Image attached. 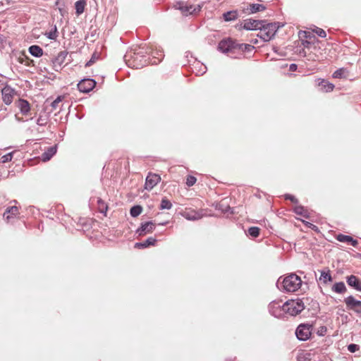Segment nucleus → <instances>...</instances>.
<instances>
[{
    "label": "nucleus",
    "instance_id": "16",
    "mask_svg": "<svg viewBox=\"0 0 361 361\" xmlns=\"http://www.w3.org/2000/svg\"><path fill=\"white\" fill-rule=\"evenodd\" d=\"M235 47V42L231 39H223L219 44V49L224 52H227Z\"/></svg>",
    "mask_w": 361,
    "mask_h": 361
},
{
    "label": "nucleus",
    "instance_id": "12",
    "mask_svg": "<svg viewBox=\"0 0 361 361\" xmlns=\"http://www.w3.org/2000/svg\"><path fill=\"white\" fill-rule=\"evenodd\" d=\"M269 309L271 314L276 317H281L283 312H284L283 305H281L280 302L277 301L271 302L269 304Z\"/></svg>",
    "mask_w": 361,
    "mask_h": 361
},
{
    "label": "nucleus",
    "instance_id": "33",
    "mask_svg": "<svg viewBox=\"0 0 361 361\" xmlns=\"http://www.w3.org/2000/svg\"><path fill=\"white\" fill-rule=\"evenodd\" d=\"M347 73V71L345 68H341L336 71L333 73V77L334 78H343L345 77V73Z\"/></svg>",
    "mask_w": 361,
    "mask_h": 361
},
{
    "label": "nucleus",
    "instance_id": "20",
    "mask_svg": "<svg viewBox=\"0 0 361 361\" xmlns=\"http://www.w3.org/2000/svg\"><path fill=\"white\" fill-rule=\"evenodd\" d=\"M336 239L342 243H347L352 245L353 247H356L358 244V242L357 240L353 239L350 235H346L343 234H339L336 236Z\"/></svg>",
    "mask_w": 361,
    "mask_h": 361
},
{
    "label": "nucleus",
    "instance_id": "32",
    "mask_svg": "<svg viewBox=\"0 0 361 361\" xmlns=\"http://www.w3.org/2000/svg\"><path fill=\"white\" fill-rule=\"evenodd\" d=\"M293 211L295 214L302 216H307V211L302 206L297 205L294 207Z\"/></svg>",
    "mask_w": 361,
    "mask_h": 361
},
{
    "label": "nucleus",
    "instance_id": "1",
    "mask_svg": "<svg viewBox=\"0 0 361 361\" xmlns=\"http://www.w3.org/2000/svg\"><path fill=\"white\" fill-rule=\"evenodd\" d=\"M18 109L15 113V118L17 121L24 122L31 116L30 106L28 102L25 99H19L15 103Z\"/></svg>",
    "mask_w": 361,
    "mask_h": 361
},
{
    "label": "nucleus",
    "instance_id": "31",
    "mask_svg": "<svg viewBox=\"0 0 361 361\" xmlns=\"http://www.w3.org/2000/svg\"><path fill=\"white\" fill-rule=\"evenodd\" d=\"M224 18L226 21L233 20L237 18V13L236 11H228L224 13Z\"/></svg>",
    "mask_w": 361,
    "mask_h": 361
},
{
    "label": "nucleus",
    "instance_id": "4",
    "mask_svg": "<svg viewBox=\"0 0 361 361\" xmlns=\"http://www.w3.org/2000/svg\"><path fill=\"white\" fill-rule=\"evenodd\" d=\"M305 308L304 303L301 300H291L286 302L283 305L284 312L290 315L295 316L300 313Z\"/></svg>",
    "mask_w": 361,
    "mask_h": 361
},
{
    "label": "nucleus",
    "instance_id": "6",
    "mask_svg": "<svg viewBox=\"0 0 361 361\" xmlns=\"http://www.w3.org/2000/svg\"><path fill=\"white\" fill-rule=\"evenodd\" d=\"M312 326L307 324H300L296 331L297 338L300 341H307L312 334Z\"/></svg>",
    "mask_w": 361,
    "mask_h": 361
},
{
    "label": "nucleus",
    "instance_id": "25",
    "mask_svg": "<svg viewBox=\"0 0 361 361\" xmlns=\"http://www.w3.org/2000/svg\"><path fill=\"white\" fill-rule=\"evenodd\" d=\"M29 52L34 56L39 57L42 55V49L37 45H32L29 48Z\"/></svg>",
    "mask_w": 361,
    "mask_h": 361
},
{
    "label": "nucleus",
    "instance_id": "9",
    "mask_svg": "<svg viewBox=\"0 0 361 361\" xmlns=\"http://www.w3.org/2000/svg\"><path fill=\"white\" fill-rule=\"evenodd\" d=\"M1 92L3 101L7 105L11 104L14 97L16 96V90L8 85H6Z\"/></svg>",
    "mask_w": 361,
    "mask_h": 361
},
{
    "label": "nucleus",
    "instance_id": "23",
    "mask_svg": "<svg viewBox=\"0 0 361 361\" xmlns=\"http://www.w3.org/2000/svg\"><path fill=\"white\" fill-rule=\"evenodd\" d=\"M155 243H156V239H154L153 238H149L145 243H137L135 245V247L145 248L149 245H154L155 244Z\"/></svg>",
    "mask_w": 361,
    "mask_h": 361
},
{
    "label": "nucleus",
    "instance_id": "34",
    "mask_svg": "<svg viewBox=\"0 0 361 361\" xmlns=\"http://www.w3.org/2000/svg\"><path fill=\"white\" fill-rule=\"evenodd\" d=\"M259 231H260L259 228H258L257 226H252L248 229L249 235L253 238L258 237L259 235Z\"/></svg>",
    "mask_w": 361,
    "mask_h": 361
},
{
    "label": "nucleus",
    "instance_id": "8",
    "mask_svg": "<svg viewBox=\"0 0 361 361\" xmlns=\"http://www.w3.org/2000/svg\"><path fill=\"white\" fill-rule=\"evenodd\" d=\"M348 310L357 313H361V301L356 300L353 296H348L344 300Z\"/></svg>",
    "mask_w": 361,
    "mask_h": 361
},
{
    "label": "nucleus",
    "instance_id": "10",
    "mask_svg": "<svg viewBox=\"0 0 361 361\" xmlns=\"http://www.w3.org/2000/svg\"><path fill=\"white\" fill-rule=\"evenodd\" d=\"M96 82L92 79H85L78 84V90L82 92H89L95 86Z\"/></svg>",
    "mask_w": 361,
    "mask_h": 361
},
{
    "label": "nucleus",
    "instance_id": "22",
    "mask_svg": "<svg viewBox=\"0 0 361 361\" xmlns=\"http://www.w3.org/2000/svg\"><path fill=\"white\" fill-rule=\"evenodd\" d=\"M56 152V147H49L47 152L42 155V160L43 161H49Z\"/></svg>",
    "mask_w": 361,
    "mask_h": 361
},
{
    "label": "nucleus",
    "instance_id": "3",
    "mask_svg": "<svg viewBox=\"0 0 361 361\" xmlns=\"http://www.w3.org/2000/svg\"><path fill=\"white\" fill-rule=\"evenodd\" d=\"M283 288L287 292H295L298 290L301 285V279L295 274H291L284 278Z\"/></svg>",
    "mask_w": 361,
    "mask_h": 361
},
{
    "label": "nucleus",
    "instance_id": "51",
    "mask_svg": "<svg viewBox=\"0 0 361 361\" xmlns=\"http://www.w3.org/2000/svg\"><path fill=\"white\" fill-rule=\"evenodd\" d=\"M58 103L61 102V97H58L56 99H55Z\"/></svg>",
    "mask_w": 361,
    "mask_h": 361
},
{
    "label": "nucleus",
    "instance_id": "41",
    "mask_svg": "<svg viewBox=\"0 0 361 361\" xmlns=\"http://www.w3.org/2000/svg\"><path fill=\"white\" fill-rule=\"evenodd\" d=\"M196 182V178L194 176H188L187 178L186 184L188 186L193 185Z\"/></svg>",
    "mask_w": 361,
    "mask_h": 361
},
{
    "label": "nucleus",
    "instance_id": "19",
    "mask_svg": "<svg viewBox=\"0 0 361 361\" xmlns=\"http://www.w3.org/2000/svg\"><path fill=\"white\" fill-rule=\"evenodd\" d=\"M180 9L182 13L185 15H195L200 11L201 7L200 6H181Z\"/></svg>",
    "mask_w": 361,
    "mask_h": 361
},
{
    "label": "nucleus",
    "instance_id": "35",
    "mask_svg": "<svg viewBox=\"0 0 361 361\" xmlns=\"http://www.w3.org/2000/svg\"><path fill=\"white\" fill-rule=\"evenodd\" d=\"M151 54L154 58L157 59V61H154L152 62V63H157V62L161 61V58H162V51L161 50H158V51H151Z\"/></svg>",
    "mask_w": 361,
    "mask_h": 361
},
{
    "label": "nucleus",
    "instance_id": "14",
    "mask_svg": "<svg viewBox=\"0 0 361 361\" xmlns=\"http://www.w3.org/2000/svg\"><path fill=\"white\" fill-rule=\"evenodd\" d=\"M155 228V224L152 222H146L142 224L140 228L137 229V233L139 235H144L147 233H152Z\"/></svg>",
    "mask_w": 361,
    "mask_h": 361
},
{
    "label": "nucleus",
    "instance_id": "15",
    "mask_svg": "<svg viewBox=\"0 0 361 361\" xmlns=\"http://www.w3.org/2000/svg\"><path fill=\"white\" fill-rule=\"evenodd\" d=\"M301 43L303 47V49H302V51H300V54H302L303 56H307L308 55H310V53H309L308 51H310L312 49H316V46L314 44V41L302 39Z\"/></svg>",
    "mask_w": 361,
    "mask_h": 361
},
{
    "label": "nucleus",
    "instance_id": "49",
    "mask_svg": "<svg viewBox=\"0 0 361 361\" xmlns=\"http://www.w3.org/2000/svg\"><path fill=\"white\" fill-rule=\"evenodd\" d=\"M305 224H306L309 228H312V229H314V230H317V227L315 225H314V224H311V223H310V222H306V223H305Z\"/></svg>",
    "mask_w": 361,
    "mask_h": 361
},
{
    "label": "nucleus",
    "instance_id": "2",
    "mask_svg": "<svg viewBox=\"0 0 361 361\" xmlns=\"http://www.w3.org/2000/svg\"><path fill=\"white\" fill-rule=\"evenodd\" d=\"M279 26L275 23L263 24L261 23V27H259V32L257 35L264 42H269L275 35L277 32Z\"/></svg>",
    "mask_w": 361,
    "mask_h": 361
},
{
    "label": "nucleus",
    "instance_id": "46",
    "mask_svg": "<svg viewBox=\"0 0 361 361\" xmlns=\"http://www.w3.org/2000/svg\"><path fill=\"white\" fill-rule=\"evenodd\" d=\"M243 47H245V49L250 51L251 49H252L254 48L253 46L250 45V44H243L240 45V48H243Z\"/></svg>",
    "mask_w": 361,
    "mask_h": 361
},
{
    "label": "nucleus",
    "instance_id": "13",
    "mask_svg": "<svg viewBox=\"0 0 361 361\" xmlns=\"http://www.w3.org/2000/svg\"><path fill=\"white\" fill-rule=\"evenodd\" d=\"M161 180V178L157 174H149L146 178L145 189H152Z\"/></svg>",
    "mask_w": 361,
    "mask_h": 361
},
{
    "label": "nucleus",
    "instance_id": "48",
    "mask_svg": "<svg viewBox=\"0 0 361 361\" xmlns=\"http://www.w3.org/2000/svg\"><path fill=\"white\" fill-rule=\"evenodd\" d=\"M305 224H306L309 228H312V229H314V230H317V227L315 225H314V224H311V223H310V222H306V223H305Z\"/></svg>",
    "mask_w": 361,
    "mask_h": 361
},
{
    "label": "nucleus",
    "instance_id": "21",
    "mask_svg": "<svg viewBox=\"0 0 361 361\" xmlns=\"http://www.w3.org/2000/svg\"><path fill=\"white\" fill-rule=\"evenodd\" d=\"M19 214L18 208L16 206L9 207L4 214V217L7 221H9L13 217Z\"/></svg>",
    "mask_w": 361,
    "mask_h": 361
},
{
    "label": "nucleus",
    "instance_id": "30",
    "mask_svg": "<svg viewBox=\"0 0 361 361\" xmlns=\"http://www.w3.org/2000/svg\"><path fill=\"white\" fill-rule=\"evenodd\" d=\"M85 4H86L84 0L78 1L75 3V7L76 10V13L78 15H80L82 13H83Z\"/></svg>",
    "mask_w": 361,
    "mask_h": 361
},
{
    "label": "nucleus",
    "instance_id": "44",
    "mask_svg": "<svg viewBox=\"0 0 361 361\" xmlns=\"http://www.w3.org/2000/svg\"><path fill=\"white\" fill-rule=\"evenodd\" d=\"M327 329L325 326H321L320 329L318 330L317 334L320 336L324 335V334L326 332Z\"/></svg>",
    "mask_w": 361,
    "mask_h": 361
},
{
    "label": "nucleus",
    "instance_id": "47",
    "mask_svg": "<svg viewBox=\"0 0 361 361\" xmlns=\"http://www.w3.org/2000/svg\"><path fill=\"white\" fill-rule=\"evenodd\" d=\"M66 56V54L65 52H61L58 56L57 60H60V59L63 60Z\"/></svg>",
    "mask_w": 361,
    "mask_h": 361
},
{
    "label": "nucleus",
    "instance_id": "27",
    "mask_svg": "<svg viewBox=\"0 0 361 361\" xmlns=\"http://www.w3.org/2000/svg\"><path fill=\"white\" fill-rule=\"evenodd\" d=\"M16 57L19 63L25 64V66H30L32 62V61L24 53H20Z\"/></svg>",
    "mask_w": 361,
    "mask_h": 361
},
{
    "label": "nucleus",
    "instance_id": "53",
    "mask_svg": "<svg viewBox=\"0 0 361 361\" xmlns=\"http://www.w3.org/2000/svg\"><path fill=\"white\" fill-rule=\"evenodd\" d=\"M294 66H295V64H293V65H291V66H290V67H291V68H294Z\"/></svg>",
    "mask_w": 361,
    "mask_h": 361
},
{
    "label": "nucleus",
    "instance_id": "18",
    "mask_svg": "<svg viewBox=\"0 0 361 361\" xmlns=\"http://www.w3.org/2000/svg\"><path fill=\"white\" fill-rule=\"evenodd\" d=\"M348 284L356 289L357 290L361 291V280L357 276L351 275L347 278Z\"/></svg>",
    "mask_w": 361,
    "mask_h": 361
},
{
    "label": "nucleus",
    "instance_id": "42",
    "mask_svg": "<svg viewBox=\"0 0 361 361\" xmlns=\"http://www.w3.org/2000/svg\"><path fill=\"white\" fill-rule=\"evenodd\" d=\"M348 350L350 353H355V352H356L357 350H359V346L357 345H356V344L352 343V344H350L348 346Z\"/></svg>",
    "mask_w": 361,
    "mask_h": 361
},
{
    "label": "nucleus",
    "instance_id": "39",
    "mask_svg": "<svg viewBox=\"0 0 361 361\" xmlns=\"http://www.w3.org/2000/svg\"><path fill=\"white\" fill-rule=\"evenodd\" d=\"M186 219H189V220H195V219H199L200 218V216L199 215L198 216H196V214H192V212H185L184 213V215H183Z\"/></svg>",
    "mask_w": 361,
    "mask_h": 361
},
{
    "label": "nucleus",
    "instance_id": "26",
    "mask_svg": "<svg viewBox=\"0 0 361 361\" xmlns=\"http://www.w3.org/2000/svg\"><path fill=\"white\" fill-rule=\"evenodd\" d=\"M300 37L305 38L306 40L316 41V37L314 35V32L312 31H302L300 32Z\"/></svg>",
    "mask_w": 361,
    "mask_h": 361
},
{
    "label": "nucleus",
    "instance_id": "40",
    "mask_svg": "<svg viewBox=\"0 0 361 361\" xmlns=\"http://www.w3.org/2000/svg\"><path fill=\"white\" fill-rule=\"evenodd\" d=\"M12 157H13V153H8L6 155H4L1 158V162H2V163L8 162L12 159Z\"/></svg>",
    "mask_w": 361,
    "mask_h": 361
},
{
    "label": "nucleus",
    "instance_id": "54",
    "mask_svg": "<svg viewBox=\"0 0 361 361\" xmlns=\"http://www.w3.org/2000/svg\"><path fill=\"white\" fill-rule=\"evenodd\" d=\"M294 66H295V64H293V65H291V66H290V67H291V68H294Z\"/></svg>",
    "mask_w": 361,
    "mask_h": 361
},
{
    "label": "nucleus",
    "instance_id": "29",
    "mask_svg": "<svg viewBox=\"0 0 361 361\" xmlns=\"http://www.w3.org/2000/svg\"><path fill=\"white\" fill-rule=\"evenodd\" d=\"M333 290L338 293H342L346 290L345 286L344 283L339 282L336 283L334 285L332 288Z\"/></svg>",
    "mask_w": 361,
    "mask_h": 361
},
{
    "label": "nucleus",
    "instance_id": "50",
    "mask_svg": "<svg viewBox=\"0 0 361 361\" xmlns=\"http://www.w3.org/2000/svg\"><path fill=\"white\" fill-rule=\"evenodd\" d=\"M59 104V103H58L56 100H54V101L52 102V106L55 108V107L57 106V104Z\"/></svg>",
    "mask_w": 361,
    "mask_h": 361
},
{
    "label": "nucleus",
    "instance_id": "5",
    "mask_svg": "<svg viewBox=\"0 0 361 361\" xmlns=\"http://www.w3.org/2000/svg\"><path fill=\"white\" fill-rule=\"evenodd\" d=\"M141 56L139 55V54H133V56L131 54H128L125 56V61L127 63V65L129 67H132L134 68H140L143 67L146 63V60L142 61V59H140Z\"/></svg>",
    "mask_w": 361,
    "mask_h": 361
},
{
    "label": "nucleus",
    "instance_id": "17",
    "mask_svg": "<svg viewBox=\"0 0 361 361\" xmlns=\"http://www.w3.org/2000/svg\"><path fill=\"white\" fill-rule=\"evenodd\" d=\"M318 86L319 87V90L324 92H331L334 88V84L330 83L324 79L318 80Z\"/></svg>",
    "mask_w": 361,
    "mask_h": 361
},
{
    "label": "nucleus",
    "instance_id": "37",
    "mask_svg": "<svg viewBox=\"0 0 361 361\" xmlns=\"http://www.w3.org/2000/svg\"><path fill=\"white\" fill-rule=\"evenodd\" d=\"M142 207L140 206H135L130 209V214L133 216H137L142 212Z\"/></svg>",
    "mask_w": 361,
    "mask_h": 361
},
{
    "label": "nucleus",
    "instance_id": "24",
    "mask_svg": "<svg viewBox=\"0 0 361 361\" xmlns=\"http://www.w3.org/2000/svg\"><path fill=\"white\" fill-rule=\"evenodd\" d=\"M332 278L329 273V271H321V275L319 277V281L323 283H326L329 281H331Z\"/></svg>",
    "mask_w": 361,
    "mask_h": 361
},
{
    "label": "nucleus",
    "instance_id": "11",
    "mask_svg": "<svg viewBox=\"0 0 361 361\" xmlns=\"http://www.w3.org/2000/svg\"><path fill=\"white\" fill-rule=\"evenodd\" d=\"M261 23L262 21L257 20L246 19L241 24V27L248 30H259V27H261Z\"/></svg>",
    "mask_w": 361,
    "mask_h": 361
},
{
    "label": "nucleus",
    "instance_id": "28",
    "mask_svg": "<svg viewBox=\"0 0 361 361\" xmlns=\"http://www.w3.org/2000/svg\"><path fill=\"white\" fill-rule=\"evenodd\" d=\"M266 9V7L259 4H252L250 5V11L252 13H255L259 11H263Z\"/></svg>",
    "mask_w": 361,
    "mask_h": 361
},
{
    "label": "nucleus",
    "instance_id": "52",
    "mask_svg": "<svg viewBox=\"0 0 361 361\" xmlns=\"http://www.w3.org/2000/svg\"><path fill=\"white\" fill-rule=\"evenodd\" d=\"M94 62V60L93 59H92L91 60H90V61L87 63V66H90L92 63Z\"/></svg>",
    "mask_w": 361,
    "mask_h": 361
},
{
    "label": "nucleus",
    "instance_id": "38",
    "mask_svg": "<svg viewBox=\"0 0 361 361\" xmlns=\"http://www.w3.org/2000/svg\"><path fill=\"white\" fill-rule=\"evenodd\" d=\"M312 32L314 33L317 34L320 37H326V32L320 27H316V28L313 29Z\"/></svg>",
    "mask_w": 361,
    "mask_h": 361
},
{
    "label": "nucleus",
    "instance_id": "7",
    "mask_svg": "<svg viewBox=\"0 0 361 361\" xmlns=\"http://www.w3.org/2000/svg\"><path fill=\"white\" fill-rule=\"evenodd\" d=\"M230 209V206L226 199L221 200L219 203L215 204V212L214 213H206L204 216H218L223 213L228 212Z\"/></svg>",
    "mask_w": 361,
    "mask_h": 361
},
{
    "label": "nucleus",
    "instance_id": "36",
    "mask_svg": "<svg viewBox=\"0 0 361 361\" xmlns=\"http://www.w3.org/2000/svg\"><path fill=\"white\" fill-rule=\"evenodd\" d=\"M172 204L171 202L166 198H164L161 200L160 208L161 209H169L171 207Z\"/></svg>",
    "mask_w": 361,
    "mask_h": 361
},
{
    "label": "nucleus",
    "instance_id": "43",
    "mask_svg": "<svg viewBox=\"0 0 361 361\" xmlns=\"http://www.w3.org/2000/svg\"><path fill=\"white\" fill-rule=\"evenodd\" d=\"M57 37L56 35V28H54V30H51L48 33V37L51 39H55Z\"/></svg>",
    "mask_w": 361,
    "mask_h": 361
},
{
    "label": "nucleus",
    "instance_id": "45",
    "mask_svg": "<svg viewBox=\"0 0 361 361\" xmlns=\"http://www.w3.org/2000/svg\"><path fill=\"white\" fill-rule=\"evenodd\" d=\"M286 199L290 200L293 203L298 202V200L293 195H288L286 196Z\"/></svg>",
    "mask_w": 361,
    "mask_h": 361
}]
</instances>
